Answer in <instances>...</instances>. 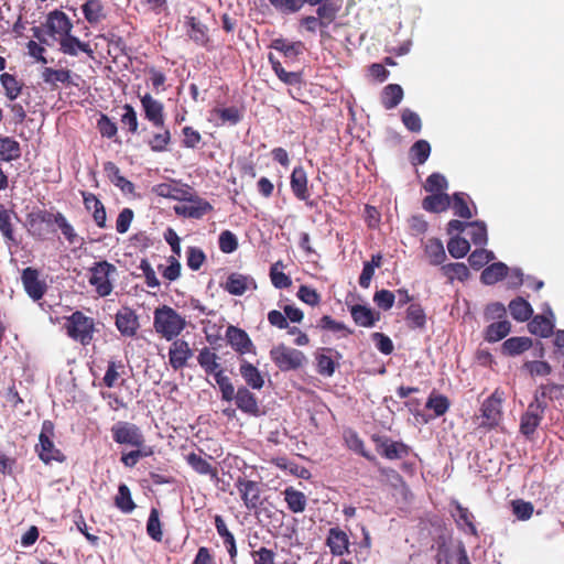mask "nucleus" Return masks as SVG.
<instances>
[{
  "label": "nucleus",
  "instance_id": "obj_62",
  "mask_svg": "<svg viewBox=\"0 0 564 564\" xmlns=\"http://www.w3.org/2000/svg\"><path fill=\"white\" fill-rule=\"evenodd\" d=\"M492 259L494 253L491 251L480 248L469 254L468 262L473 269L479 270Z\"/></svg>",
  "mask_w": 564,
  "mask_h": 564
},
{
  "label": "nucleus",
  "instance_id": "obj_12",
  "mask_svg": "<svg viewBox=\"0 0 564 564\" xmlns=\"http://www.w3.org/2000/svg\"><path fill=\"white\" fill-rule=\"evenodd\" d=\"M543 416V405L540 403H530L527 412L521 416L520 432L527 437H530L534 434L538 426L541 424Z\"/></svg>",
  "mask_w": 564,
  "mask_h": 564
},
{
  "label": "nucleus",
  "instance_id": "obj_29",
  "mask_svg": "<svg viewBox=\"0 0 564 564\" xmlns=\"http://www.w3.org/2000/svg\"><path fill=\"white\" fill-rule=\"evenodd\" d=\"M61 51L64 54L76 56L78 52H84L89 56L93 55V50L88 43L80 42L76 36H73L70 33L66 34L63 37H59Z\"/></svg>",
  "mask_w": 564,
  "mask_h": 564
},
{
  "label": "nucleus",
  "instance_id": "obj_24",
  "mask_svg": "<svg viewBox=\"0 0 564 564\" xmlns=\"http://www.w3.org/2000/svg\"><path fill=\"white\" fill-rule=\"evenodd\" d=\"M51 217H53L54 223L61 229L62 234L66 238V240L70 245H82L83 239L76 234L74 227L67 221L65 216L61 213H56L55 215L46 214L43 216L44 221H50Z\"/></svg>",
  "mask_w": 564,
  "mask_h": 564
},
{
  "label": "nucleus",
  "instance_id": "obj_52",
  "mask_svg": "<svg viewBox=\"0 0 564 564\" xmlns=\"http://www.w3.org/2000/svg\"><path fill=\"white\" fill-rule=\"evenodd\" d=\"M249 546L252 549L250 555L254 564H275L274 560L276 553L273 550L267 549L264 546L256 549L258 544L252 541H249Z\"/></svg>",
  "mask_w": 564,
  "mask_h": 564
},
{
  "label": "nucleus",
  "instance_id": "obj_55",
  "mask_svg": "<svg viewBox=\"0 0 564 564\" xmlns=\"http://www.w3.org/2000/svg\"><path fill=\"white\" fill-rule=\"evenodd\" d=\"M436 564H452V549L448 539L441 535L436 540Z\"/></svg>",
  "mask_w": 564,
  "mask_h": 564
},
{
  "label": "nucleus",
  "instance_id": "obj_36",
  "mask_svg": "<svg viewBox=\"0 0 564 564\" xmlns=\"http://www.w3.org/2000/svg\"><path fill=\"white\" fill-rule=\"evenodd\" d=\"M403 98V89L398 84L387 85L381 93V105L384 109L390 110L395 108Z\"/></svg>",
  "mask_w": 564,
  "mask_h": 564
},
{
  "label": "nucleus",
  "instance_id": "obj_34",
  "mask_svg": "<svg viewBox=\"0 0 564 564\" xmlns=\"http://www.w3.org/2000/svg\"><path fill=\"white\" fill-rule=\"evenodd\" d=\"M451 206V197L445 193H435L423 198L422 207L430 213H442Z\"/></svg>",
  "mask_w": 564,
  "mask_h": 564
},
{
  "label": "nucleus",
  "instance_id": "obj_9",
  "mask_svg": "<svg viewBox=\"0 0 564 564\" xmlns=\"http://www.w3.org/2000/svg\"><path fill=\"white\" fill-rule=\"evenodd\" d=\"M377 452L384 458L393 460L406 457L411 448L403 442L392 441L387 436H372Z\"/></svg>",
  "mask_w": 564,
  "mask_h": 564
},
{
  "label": "nucleus",
  "instance_id": "obj_13",
  "mask_svg": "<svg viewBox=\"0 0 564 564\" xmlns=\"http://www.w3.org/2000/svg\"><path fill=\"white\" fill-rule=\"evenodd\" d=\"M349 538L347 533L338 527L330 528L326 539V545L335 556H343L349 552Z\"/></svg>",
  "mask_w": 564,
  "mask_h": 564
},
{
  "label": "nucleus",
  "instance_id": "obj_46",
  "mask_svg": "<svg viewBox=\"0 0 564 564\" xmlns=\"http://www.w3.org/2000/svg\"><path fill=\"white\" fill-rule=\"evenodd\" d=\"M83 13L90 24H96L105 18L100 0H88L83 4Z\"/></svg>",
  "mask_w": 564,
  "mask_h": 564
},
{
  "label": "nucleus",
  "instance_id": "obj_50",
  "mask_svg": "<svg viewBox=\"0 0 564 564\" xmlns=\"http://www.w3.org/2000/svg\"><path fill=\"white\" fill-rule=\"evenodd\" d=\"M441 271L451 282L455 279L465 281L469 278V270L462 262H454L442 265Z\"/></svg>",
  "mask_w": 564,
  "mask_h": 564
},
{
  "label": "nucleus",
  "instance_id": "obj_15",
  "mask_svg": "<svg viewBox=\"0 0 564 564\" xmlns=\"http://www.w3.org/2000/svg\"><path fill=\"white\" fill-rule=\"evenodd\" d=\"M214 115H216L214 124L232 127L242 120L243 107L232 105L229 107L214 108Z\"/></svg>",
  "mask_w": 564,
  "mask_h": 564
},
{
  "label": "nucleus",
  "instance_id": "obj_16",
  "mask_svg": "<svg viewBox=\"0 0 564 564\" xmlns=\"http://www.w3.org/2000/svg\"><path fill=\"white\" fill-rule=\"evenodd\" d=\"M308 180L303 166H295L291 173L290 185L293 195L300 200L310 198Z\"/></svg>",
  "mask_w": 564,
  "mask_h": 564
},
{
  "label": "nucleus",
  "instance_id": "obj_63",
  "mask_svg": "<svg viewBox=\"0 0 564 564\" xmlns=\"http://www.w3.org/2000/svg\"><path fill=\"white\" fill-rule=\"evenodd\" d=\"M218 246L221 252L232 253L238 249V238L230 230H224L218 237Z\"/></svg>",
  "mask_w": 564,
  "mask_h": 564
},
{
  "label": "nucleus",
  "instance_id": "obj_64",
  "mask_svg": "<svg viewBox=\"0 0 564 564\" xmlns=\"http://www.w3.org/2000/svg\"><path fill=\"white\" fill-rule=\"evenodd\" d=\"M401 120L405 128L411 132H420L422 129V120L413 110L405 108L401 112Z\"/></svg>",
  "mask_w": 564,
  "mask_h": 564
},
{
  "label": "nucleus",
  "instance_id": "obj_51",
  "mask_svg": "<svg viewBox=\"0 0 564 564\" xmlns=\"http://www.w3.org/2000/svg\"><path fill=\"white\" fill-rule=\"evenodd\" d=\"M188 355L189 349L187 344L184 341H176L170 349V362L175 369L181 368L186 362Z\"/></svg>",
  "mask_w": 564,
  "mask_h": 564
},
{
  "label": "nucleus",
  "instance_id": "obj_43",
  "mask_svg": "<svg viewBox=\"0 0 564 564\" xmlns=\"http://www.w3.org/2000/svg\"><path fill=\"white\" fill-rule=\"evenodd\" d=\"M21 155V148L18 141L11 138H0V160L10 162L19 159Z\"/></svg>",
  "mask_w": 564,
  "mask_h": 564
},
{
  "label": "nucleus",
  "instance_id": "obj_38",
  "mask_svg": "<svg viewBox=\"0 0 564 564\" xmlns=\"http://www.w3.org/2000/svg\"><path fill=\"white\" fill-rule=\"evenodd\" d=\"M424 252L432 265L442 264L446 259L444 246L437 238H431L425 242Z\"/></svg>",
  "mask_w": 564,
  "mask_h": 564
},
{
  "label": "nucleus",
  "instance_id": "obj_10",
  "mask_svg": "<svg viewBox=\"0 0 564 564\" xmlns=\"http://www.w3.org/2000/svg\"><path fill=\"white\" fill-rule=\"evenodd\" d=\"M225 337L230 347L239 355L254 352L256 347L246 330L234 325L226 329Z\"/></svg>",
  "mask_w": 564,
  "mask_h": 564
},
{
  "label": "nucleus",
  "instance_id": "obj_33",
  "mask_svg": "<svg viewBox=\"0 0 564 564\" xmlns=\"http://www.w3.org/2000/svg\"><path fill=\"white\" fill-rule=\"evenodd\" d=\"M284 500L290 511L301 513L307 505L306 496L294 487H286L283 491Z\"/></svg>",
  "mask_w": 564,
  "mask_h": 564
},
{
  "label": "nucleus",
  "instance_id": "obj_53",
  "mask_svg": "<svg viewBox=\"0 0 564 564\" xmlns=\"http://www.w3.org/2000/svg\"><path fill=\"white\" fill-rule=\"evenodd\" d=\"M470 249V243L467 239L459 236L453 237L447 242V250L455 259L464 258Z\"/></svg>",
  "mask_w": 564,
  "mask_h": 564
},
{
  "label": "nucleus",
  "instance_id": "obj_20",
  "mask_svg": "<svg viewBox=\"0 0 564 564\" xmlns=\"http://www.w3.org/2000/svg\"><path fill=\"white\" fill-rule=\"evenodd\" d=\"M253 283L254 281L252 278L234 272L229 274L226 282L220 283V286L229 294L239 296L245 294V292L249 289V285Z\"/></svg>",
  "mask_w": 564,
  "mask_h": 564
},
{
  "label": "nucleus",
  "instance_id": "obj_7",
  "mask_svg": "<svg viewBox=\"0 0 564 564\" xmlns=\"http://www.w3.org/2000/svg\"><path fill=\"white\" fill-rule=\"evenodd\" d=\"M111 434L116 443L126 444L135 448L144 445V436L140 429L129 422H117L111 427Z\"/></svg>",
  "mask_w": 564,
  "mask_h": 564
},
{
  "label": "nucleus",
  "instance_id": "obj_56",
  "mask_svg": "<svg viewBox=\"0 0 564 564\" xmlns=\"http://www.w3.org/2000/svg\"><path fill=\"white\" fill-rule=\"evenodd\" d=\"M0 82L2 87L4 88L6 96L10 100H14L21 93L22 85L18 82V79L8 73H3L0 76Z\"/></svg>",
  "mask_w": 564,
  "mask_h": 564
},
{
  "label": "nucleus",
  "instance_id": "obj_41",
  "mask_svg": "<svg viewBox=\"0 0 564 564\" xmlns=\"http://www.w3.org/2000/svg\"><path fill=\"white\" fill-rule=\"evenodd\" d=\"M406 324L410 328H424L426 324V315L421 304L412 303L406 308Z\"/></svg>",
  "mask_w": 564,
  "mask_h": 564
},
{
  "label": "nucleus",
  "instance_id": "obj_19",
  "mask_svg": "<svg viewBox=\"0 0 564 564\" xmlns=\"http://www.w3.org/2000/svg\"><path fill=\"white\" fill-rule=\"evenodd\" d=\"M141 104L145 113V118L150 120L155 127L162 128L163 119V105L154 99L150 94H145L141 98Z\"/></svg>",
  "mask_w": 564,
  "mask_h": 564
},
{
  "label": "nucleus",
  "instance_id": "obj_2",
  "mask_svg": "<svg viewBox=\"0 0 564 564\" xmlns=\"http://www.w3.org/2000/svg\"><path fill=\"white\" fill-rule=\"evenodd\" d=\"M270 358L282 372L296 371L301 369L306 361L303 351L285 346L284 344L272 347Z\"/></svg>",
  "mask_w": 564,
  "mask_h": 564
},
{
  "label": "nucleus",
  "instance_id": "obj_49",
  "mask_svg": "<svg viewBox=\"0 0 564 564\" xmlns=\"http://www.w3.org/2000/svg\"><path fill=\"white\" fill-rule=\"evenodd\" d=\"M468 236L475 246H485L488 241L487 227L484 221L467 223Z\"/></svg>",
  "mask_w": 564,
  "mask_h": 564
},
{
  "label": "nucleus",
  "instance_id": "obj_14",
  "mask_svg": "<svg viewBox=\"0 0 564 564\" xmlns=\"http://www.w3.org/2000/svg\"><path fill=\"white\" fill-rule=\"evenodd\" d=\"M22 283L26 293L33 300H40L45 292V285L39 279V273L33 268H26L22 272Z\"/></svg>",
  "mask_w": 564,
  "mask_h": 564
},
{
  "label": "nucleus",
  "instance_id": "obj_45",
  "mask_svg": "<svg viewBox=\"0 0 564 564\" xmlns=\"http://www.w3.org/2000/svg\"><path fill=\"white\" fill-rule=\"evenodd\" d=\"M228 466L227 460L224 459L218 464V466L214 467V478L216 479V486L221 491H227L230 489L231 484L235 480L234 475L228 471H225V468Z\"/></svg>",
  "mask_w": 564,
  "mask_h": 564
},
{
  "label": "nucleus",
  "instance_id": "obj_35",
  "mask_svg": "<svg viewBox=\"0 0 564 564\" xmlns=\"http://www.w3.org/2000/svg\"><path fill=\"white\" fill-rule=\"evenodd\" d=\"M509 268L503 262H495L484 269L480 280L486 285L501 281L508 274Z\"/></svg>",
  "mask_w": 564,
  "mask_h": 564
},
{
  "label": "nucleus",
  "instance_id": "obj_54",
  "mask_svg": "<svg viewBox=\"0 0 564 564\" xmlns=\"http://www.w3.org/2000/svg\"><path fill=\"white\" fill-rule=\"evenodd\" d=\"M316 327L322 329V330H328V332H332V333H344L345 337L350 335V334H352V330L347 328L344 323L335 321L329 315L322 316L319 318Z\"/></svg>",
  "mask_w": 564,
  "mask_h": 564
},
{
  "label": "nucleus",
  "instance_id": "obj_60",
  "mask_svg": "<svg viewBox=\"0 0 564 564\" xmlns=\"http://www.w3.org/2000/svg\"><path fill=\"white\" fill-rule=\"evenodd\" d=\"M447 186L448 183L445 176L441 173L435 172L427 176L426 182L424 184V189L432 194L444 193Z\"/></svg>",
  "mask_w": 564,
  "mask_h": 564
},
{
  "label": "nucleus",
  "instance_id": "obj_18",
  "mask_svg": "<svg viewBox=\"0 0 564 564\" xmlns=\"http://www.w3.org/2000/svg\"><path fill=\"white\" fill-rule=\"evenodd\" d=\"M269 47L282 53L284 57L290 59H296L306 50L302 41L289 42L283 37L272 40Z\"/></svg>",
  "mask_w": 564,
  "mask_h": 564
},
{
  "label": "nucleus",
  "instance_id": "obj_59",
  "mask_svg": "<svg viewBox=\"0 0 564 564\" xmlns=\"http://www.w3.org/2000/svg\"><path fill=\"white\" fill-rule=\"evenodd\" d=\"M511 508H512L513 516L520 521L529 520L534 512L533 505L523 499L512 500Z\"/></svg>",
  "mask_w": 564,
  "mask_h": 564
},
{
  "label": "nucleus",
  "instance_id": "obj_17",
  "mask_svg": "<svg viewBox=\"0 0 564 564\" xmlns=\"http://www.w3.org/2000/svg\"><path fill=\"white\" fill-rule=\"evenodd\" d=\"M46 25L51 34L59 35V37L70 33L73 29V24L68 17L58 10H55L48 14Z\"/></svg>",
  "mask_w": 564,
  "mask_h": 564
},
{
  "label": "nucleus",
  "instance_id": "obj_44",
  "mask_svg": "<svg viewBox=\"0 0 564 564\" xmlns=\"http://www.w3.org/2000/svg\"><path fill=\"white\" fill-rule=\"evenodd\" d=\"M431 154V145L426 140H419L410 148V160L413 165L424 164Z\"/></svg>",
  "mask_w": 564,
  "mask_h": 564
},
{
  "label": "nucleus",
  "instance_id": "obj_61",
  "mask_svg": "<svg viewBox=\"0 0 564 564\" xmlns=\"http://www.w3.org/2000/svg\"><path fill=\"white\" fill-rule=\"evenodd\" d=\"M282 267V263L279 261L270 268V279L274 288L276 289H288L292 285V280L284 272L280 271L278 268Z\"/></svg>",
  "mask_w": 564,
  "mask_h": 564
},
{
  "label": "nucleus",
  "instance_id": "obj_21",
  "mask_svg": "<svg viewBox=\"0 0 564 564\" xmlns=\"http://www.w3.org/2000/svg\"><path fill=\"white\" fill-rule=\"evenodd\" d=\"M214 522L216 525L217 533L219 538L223 540L225 547L227 549V552L230 556V561L232 563H236L237 545L232 532L228 529L227 524L225 523L220 516H215Z\"/></svg>",
  "mask_w": 564,
  "mask_h": 564
},
{
  "label": "nucleus",
  "instance_id": "obj_47",
  "mask_svg": "<svg viewBox=\"0 0 564 564\" xmlns=\"http://www.w3.org/2000/svg\"><path fill=\"white\" fill-rule=\"evenodd\" d=\"M467 194L458 192L454 193L451 198V208L454 210V214L460 218L469 219L473 217L470 208L467 203Z\"/></svg>",
  "mask_w": 564,
  "mask_h": 564
},
{
  "label": "nucleus",
  "instance_id": "obj_23",
  "mask_svg": "<svg viewBox=\"0 0 564 564\" xmlns=\"http://www.w3.org/2000/svg\"><path fill=\"white\" fill-rule=\"evenodd\" d=\"M234 400L236 401L237 408L242 412L250 415H257L259 413L257 398L246 387H240L237 390Z\"/></svg>",
  "mask_w": 564,
  "mask_h": 564
},
{
  "label": "nucleus",
  "instance_id": "obj_42",
  "mask_svg": "<svg viewBox=\"0 0 564 564\" xmlns=\"http://www.w3.org/2000/svg\"><path fill=\"white\" fill-rule=\"evenodd\" d=\"M41 77L44 83L54 89L57 87L58 83H69L70 72L67 69H53L51 67H44L41 72Z\"/></svg>",
  "mask_w": 564,
  "mask_h": 564
},
{
  "label": "nucleus",
  "instance_id": "obj_3",
  "mask_svg": "<svg viewBox=\"0 0 564 564\" xmlns=\"http://www.w3.org/2000/svg\"><path fill=\"white\" fill-rule=\"evenodd\" d=\"M505 392L497 388L491 395L484 400L480 405V416L482 419L479 427L490 431L496 429L502 420V403Z\"/></svg>",
  "mask_w": 564,
  "mask_h": 564
},
{
  "label": "nucleus",
  "instance_id": "obj_31",
  "mask_svg": "<svg viewBox=\"0 0 564 564\" xmlns=\"http://www.w3.org/2000/svg\"><path fill=\"white\" fill-rule=\"evenodd\" d=\"M533 341L530 337H510L502 344V354L507 356H518L530 349Z\"/></svg>",
  "mask_w": 564,
  "mask_h": 564
},
{
  "label": "nucleus",
  "instance_id": "obj_39",
  "mask_svg": "<svg viewBox=\"0 0 564 564\" xmlns=\"http://www.w3.org/2000/svg\"><path fill=\"white\" fill-rule=\"evenodd\" d=\"M104 170L111 183L120 187L121 191L126 193H131L133 191V184L120 174V171L115 163L106 162L104 164Z\"/></svg>",
  "mask_w": 564,
  "mask_h": 564
},
{
  "label": "nucleus",
  "instance_id": "obj_57",
  "mask_svg": "<svg viewBox=\"0 0 564 564\" xmlns=\"http://www.w3.org/2000/svg\"><path fill=\"white\" fill-rule=\"evenodd\" d=\"M449 405L451 403L446 395L431 394L426 401L425 408L429 410H433L435 416H442L448 411Z\"/></svg>",
  "mask_w": 564,
  "mask_h": 564
},
{
  "label": "nucleus",
  "instance_id": "obj_26",
  "mask_svg": "<svg viewBox=\"0 0 564 564\" xmlns=\"http://www.w3.org/2000/svg\"><path fill=\"white\" fill-rule=\"evenodd\" d=\"M269 63L276 77L286 85L296 86L302 84V74L299 72H288L284 69L280 61L273 55H268Z\"/></svg>",
  "mask_w": 564,
  "mask_h": 564
},
{
  "label": "nucleus",
  "instance_id": "obj_58",
  "mask_svg": "<svg viewBox=\"0 0 564 564\" xmlns=\"http://www.w3.org/2000/svg\"><path fill=\"white\" fill-rule=\"evenodd\" d=\"M124 373V365L122 361L111 360L108 364L107 371L104 376V383L108 388L115 387L118 379Z\"/></svg>",
  "mask_w": 564,
  "mask_h": 564
},
{
  "label": "nucleus",
  "instance_id": "obj_40",
  "mask_svg": "<svg viewBox=\"0 0 564 564\" xmlns=\"http://www.w3.org/2000/svg\"><path fill=\"white\" fill-rule=\"evenodd\" d=\"M511 330V324L507 321H499L487 326L485 339L489 343H496L505 338Z\"/></svg>",
  "mask_w": 564,
  "mask_h": 564
},
{
  "label": "nucleus",
  "instance_id": "obj_22",
  "mask_svg": "<svg viewBox=\"0 0 564 564\" xmlns=\"http://www.w3.org/2000/svg\"><path fill=\"white\" fill-rule=\"evenodd\" d=\"M350 315L354 322L361 327H372L380 319V313L373 312L371 308L355 304L350 307Z\"/></svg>",
  "mask_w": 564,
  "mask_h": 564
},
{
  "label": "nucleus",
  "instance_id": "obj_27",
  "mask_svg": "<svg viewBox=\"0 0 564 564\" xmlns=\"http://www.w3.org/2000/svg\"><path fill=\"white\" fill-rule=\"evenodd\" d=\"M340 10V7L334 2L325 1L318 6L316 13L317 18L321 21V35L325 36L327 33L325 29H327L337 18V14Z\"/></svg>",
  "mask_w": 564,
  "mask_h": 564
},
{
  "label": "nucleus",
  "instance_id": "obj_48",
  "mask_svg": "<svg viewBox=\"0 0 564 564\" xmlns=\"http://www.w3.org/2000/svg\"><path fill=\"white\" fill-rule=\"evenodd\" d=\"M115 505L123 513H131L134 510L135 505L131 498L130 489L126 484L119 485L118 494L115 498Z\"/></svg>",
  "mask_w": 564,
  "mask_h": 564
},
{
  "label": "nucleus",
  "instance_id": "obj_37",
  "mask_svg": "<svg viewBox=\"0 0 564 564\" xmlns=\"http://www.w3.org/2000/svg\"><path fill=\"white\" fill-rule=\"evenodd\" d=\"M509 311L513 319L518 322L529 321L533 315V308L531 304L520 296L509 303Z\"/></svg>",
  "mask_w": 564,
  "mask_h": 564
},
{
  "label": "nucleus",
  "instance_id": "obj_28",
  "mask_svg": "<svg viewBox=\"0 0 564 564\" xmlns=\"http://www.w3.org/2000/svg\"><path fill=\"white\" fill-rule=\"evenodd\" d=\"M239 371L250 388L260 390L264 386V379L259 369L247 360L242 359Z\"/></svg>",
  "mask_w": 564,
  "mask_h": 564
},
{
  "label": "nucleus",
  "instance_id": "obj_4",
  "mask_svg": "<svg viewBox=\"0 0 564 564\" xmlns=\"http://www.w3.org/2000/svg\"><path fill=\"white\" fill-rule=\"evenodd\" d=\"M117 271L116 267L107 261L95 263L90 269L89 283L95 286L99 296H107L112 291L110 275Z\"/></svg>",
  "mask_w": 564,
  "mask_h": 564
},
{
  "label": "nucleus",
  "instance_id": "obj_8",
  "mask_svg": "<svg viewBox=\"0 0 564 564\" xmlns=\"http://www.w3.org/2000/svg\"><path fill=\"white\" fill-rule=\"evenodd\" d=\"M235 474L237 475L236 486L238 488L239 495L249 510L257 509L261 503V488L259 482L250 479L242 478L239 475V470L235 469Z\"/></svg>",
  "mask_w": 564,
  "mask_h": 564
},
{
  "label": "nucleus",
  "instance_id": "obj_11",
  "mask_svg": "<svg viewBox=\"0 0 564 564\" xmlns=\"http://www.w3.org/2000/svg\"><path fill=\"white\" fill-rule=\"evenodd\" d=\"M451 505L454 507L452 517L457 528L465 533L478 538L479 533L475 524V516L473 512L457 500H453Z\"/></svg>",
  "mask_w": 564,
  "mask_h": 564
},
{
  "label": "nucleus",
  "instance_id": "obj_25",
  "mask_svg": "<svg viewBox=\"0 0 564 564\" xmlns=\"http://www.w3.org/2000/svg\"><path fill=\"white\" fill-rule=\"evenodd\" d=\"M335 352L337 358H341V355L338 351H335L332 348H323L322 352L316 354V370L323 377H332L336 370L338 364L335 362L332 355H327Z\"/></svg>",
  "mask_w": 564,
  "mask_h": 564
},
{
  "label": "nucleus",
  "instance_id": "obj_1",
  "mask_svg": "<svg viewBox=\"0 0 564 564\" xmlns=\"http://www.w3.org/2000/svg\"><path fill=\"white\" fill-rule=\"evenodd\" d=\"M185 319L170 306H162L154 312V328L167 340L178 336L185 327Z\"/></svg>",
  "mask_w": 564,
  "mask_h": 564
},
{
  "label": "nucleus",
  "instance_id": "obj_6",
  "mask_svg": "<svg viewBox=\"0 0 564 564\" xmlns=\"http://www.w3.org/2000/svg\"><path fill=\"white\" fill-rule=\"evenodd\" d=\"M54 425L51 421H44L39 436V445L36 446L40 458L44 463L51 460L62 462L63 456L53 443Z\"/></svg>",
  "mask_w": 564,
  "mask_h": 564
},
{
  "label": "nucleus",
  "instance_id": "obj_30",
  "mask_svg": "<svg viewBox=\"0 0 564 564\" xmlns=\"http://www.w3.org/2000/svg\"><path fill=\"white\" fill-rule=\"evenodd\" d=\"M116 326L124 336H133L139 326L137 316L130 310H123L116 316Z\"/></svg>",
  "mask_w": 564,
  "mask_h": 564
},
{
  "label": "nucleus",
  "instance_id": "obj_32",
  "mask_svg": "<svg viewBox=\"0 0 564 564\" xmlns=\"http://www.w3.org/2000/svg\"><path fill=\"white\" fill-rule=\"evenodd\" d=\"M529 332L542 338L553 334L554 323L545 315H535L528 324Z\"/></svg>",
  "mask_w": 564,
  "mask_h": 564
},
{
  "label": "nucleus",
  "instance_id": "obj_5",
  "mask_svg": "<svg viewBox=\"0 0 564 564\" xmlns=\"http://www.w3.org/2000/svg\"><path fill=\"white\" fill-rule=\"evenodd\" d=\"M68 336L79 340L83 345L88 344L93 338V319L80 312L73 313L65 324Z\"/></svg>",
  "mask_w": 564,
  "mask_h": 564
}]
</instances>
